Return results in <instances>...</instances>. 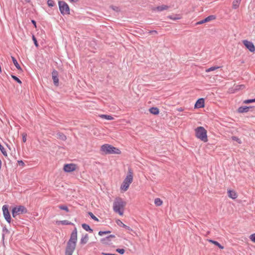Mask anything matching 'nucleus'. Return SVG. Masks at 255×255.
<instances>
[{"instance_id": "40", "label": "nucleus", "mask_w": 255, "mask_h": 255, "mask_svg": "<svg viewBox=\"0 0 255 255\" xmlns=\"http://www.w3.org/2000/svg\"><path fill=\"white\" fill-rule=\"evenodd\" d=\"M116 252L121 254H124L125 252V250L123 249H117Z\"/></svg>"}, {"instance_id": "32", "label": "nucleus", "mask_w": 255, "mask_h": 255, "mask_svg": "<svg viewBox=\"0 0 255 255\" xmlns=\"http://www.w3.org/2000/svg\"><path fill=\"white\" fill-rule=\"evenodd\" d=\"M59 208L61 210H65L67 212H69L68 208L65 205H59Z\"/></svg>"}, {"instance_id": "18", "label": "nucleus", "mask_w": 255, "mask_h": 255, "mask_svg": "<svg viewBox=\"0 0 255 255\" xmlns=\"http://www.w3.org/2000/svg\"><path fill=\"white\" fill-rule=\"evenodd\" d=\"M149 112L154 115H157L159 114V109L156 107H151L149 109Z\"/></svg>"}, {"instance_id": "1", "label": "nucleus", "mask_w": 255, "mask_h": 255, "mask_svg": "<svg viewBox=\"0 0 255 255\" xmlns=\"http://www.w3.org/2000/svg\"><path fill=\"white\" fill-rule=\"evenodd\" d=\"M77 240V231L75 228L71 234L70 239L67 243L65 255H72L76 247Z\"/></svg>"}, {"instance_id": "34", "label": "nucleus", "mask_w": 255, "mask_h": 255, "mask_svg": "<svg viewBox=\"0 0 255 255\" xmlns=\"http://www.w3.org/2000/svg\"><path fill=\"white\" fill-rule=\"evenodd\" d=\"M254 102H255V98L253 99L246 100L243 102V103L248 104H250V103H254Z\"/></svg>"}, {"instance_id": "44", "label": "nucleus", "mask_w": 255, "mask_h": 255, "mask_svg": "<svg viewBox=\"0 0 255 255\" xmlns=\"http://www.w3.org/2000/svg\"><path fill=\"white\" fill-rule=\"evenodd\" d=\"M22 141L23 142H25L26 141V134L23 133L22 134Z\"/></svg>"}, {"instance_id": "46", "label": "nucleus", "mask_w": 255, "mask_h": 255, "mask_svg": "<svg viewBox=\"0 0 255 255\" xmlns=\"http://www.w3.org/2000/svg\"><path fill=\"white\" fill-rule=\"evenodd\" d=\"M31 22L34 25L35 27H36V21L34 20H31Z\"/></svg>"}, {"instance_id": "30", "label": "nucleus", "mask_w": 255, "mask_h": 255, "mask_svg": "<svg viewBox=\"0 0 255 255\" xmlns=\"http://www.w3.org/2000/svg\"><path fill=\"white\" fill-rule=\"evenodd\" d=\"M220 67L219 66H213V67H211L209 68H208L206 70V72H211V71H214L218 68H219Z\"/></svg>"}, {"instance_id": "14", "label": "nucleus", "mask_w": 255, "mask_h": 255, "mask_svg": "<svg viewBox=\"0 0 255 255\" xmlns=\"http://www.w3.org/2000/svg\"><path fill=\"white\" fill-rule=\"evenodd\" d=\"M204 107V99L203 98H200L197 100L195 104V108H201Z\"/></svg>"}, {"instance_id": "24", "label": "nucleus", "mask_w": 255, "mask_h": 255, "mask_svg": "<svg viewBox=\"0 0 255 255\" xmlns=\"http://www.w3.org/2000/svg\"><path fill=\"white\" fill-rule=\"evenodd\" d=\"M208 241L210 243H211L214 244L215 245L217 246V247H218L221 249H224V247L223 246H222L219 243H218L217 241H214V240H209Z\"/></svg>"}, {"instance_id": "36", "label": "nucleus", "mask_w": 255, "mask_h": 255, "mask_svg": "<svg viewBox=\"0 0 255 255\" xmlns=\"http://www.w3.org/2000/svg\"><path fill=\"white\" fill-rule=\"evenodd\" d=\"M47 4L49 7H52L54 5L55 3L53 0H48Z\"/></svg>"}, {"instance_id": "7", "label": "nucleus", "mask_w": 255, "mask_h": 255, "mask_svg": "<svg viewBox=\"0 0 255 255\" xmlns=\"http://www.w3.org/2000/svg\"><path fill=\"white\" fill-rule=\"evenodd\" d=\"M58 4L60 11L63 15L70 14L69 7L65 1H59Z\"/></svg>"}, {"instance_id": "22", "label": "nucleus", "mask_w": 255, "mask_h": 255, "mask_svg": "<svg viewBox=\"0 0 255 255\" xmlns=\"http://www.w3.org/2000/svg\"><path fill=\"white\" fill-rule=\"evenodd\" d=\"M11 59H12V62H13L14 65L15 66L16 68L19 70L22 71V69H21L20 65L18 63L16 59L13 56H11Z\"/></svg>"}, {"instance_id": "5", "label": "nucleus", "mask_w": 255, "mask_h": 255, "mask_svg": "<svg viewBox=\"0 0 255 255\" xmlns=\"http://www.w3.org/2000/svg\"><path fill=\"white\" fill-rule=\"evenodd\" d=\"M101 150L105 154H120L121 151L118 148L108 144L103 145L101 147Z\"/></svg>"}, {"instance_id": "26", "label": "nucleus", "mask_w": 255, "mask_h": 255, "mask_svg": "<svg viewBox=\"0 0 255 255\" xmlns=\"http://www.w3.org/2000/svg\"><path fill=\"white\" fill-rule=\"evenodd\" d=\"M162 203V201L160 198H157L154 200V204L157 206H161Z\"/></svg>"}, {"instance_id": "3", "label": "nucleus", "mask_w": 255, "mask_h": 255, "mask_svg": "<svg viewBox=\"0 0 255 255\" xmlns=\"http://www.w3.org/2000/svg\"><path fill=\"white\" fill-rule=\"evenodd\" d=\"M133 180V173L131 168H128V175L126 178L124 180L121 186V189L124 191H127L130 185L132 182Z\"/></svg>"}, {"instance_id": "19", "label": "nucleus", "mask_w": 255, "mask_h": 255, "mask_svg": "<svg viewBox=\"0 0 255 255\" xmlns=\"http://www.w3.org/2000/svg\"><path fill=\"white\" fill-rule=\"evenodd\" d=\"M89 240L88 235L86 234L84 236H83L80 241V244L82 245L86 244Z\"/></svg>"}, {"instance_id": "48", "label": "nucleus", "mask_w": 255, "mask_h": 255, "mask_svg": "<svg viewBox=\"0 0 255 255\" xmlns=\"http://www.w3.org/2000/svg\"><path fill=\"white\" fill-rule=\"evenodd\" d=\"M178 110V111H179V112H182V111H183V108H180L178 109V110Z\"/></svg>"}, {"instance_id": "10", "label": "nucleus", "mask_w": 255, "mask_h": 255, "mask_svg": "<svg viewBox=\"0 0 255 255\" xmlns=\"http://www.w3.org/2000/svg\"><path fill=\"white\" fill-rule=\"evenodd\" d=\"M76 165L75 164H66L64 166L63 169L65 172H70L76 170Z\"/></svg>"}, {"instance_id": "41", "label": "nucleus", "mask_w": 255, "mask_h": 255, "mask_svg": "<svg viewBox=\"0 0 255 255\" xmlns=\"http://www.w3.org/2000/svg\"><path fill=\"white\" fill-rule=\"evenodd\" d=\"M250 239L252 242L255 243V233L252 234L250 236Z\"/></svg>"}, {"instance_id": "21", "label": "nucleus", "mask_w": 255, "mask_h": 255, "mask_svg": "<svg viewBox=\"0 0 255 255\" xmlns=\"http://www.w3.org/2000/svg\"><path fill=\"white\" fill-rule=\"evenodd\" d=\"M117 224L120 227L126 228L127 230H130V227L124 224L120 220H118L116 221Z\"/></svg>"}, {"instance_id": "11", "label": "nucleus", "mask_w": 255, "mask_h": 255, "mask_svg": "<svg viewBox=\"0 0 255 255\" xmlns=\"http://www.w3.org/2000/svg\"><path fill=\"white\" fill-rule=\"evenodd\" d=\"M215 19H216V16L215 15H209V16H207V17H206L204 19L197 22L196 23V25H199V24H203L204 23L209 22V21H210L211 20H214Z\"/></svg>"}, {"instance_id": "2", "label": "nucleus", "mask_w": 255, "mask_h": 255, "mask_svg": "<svg viewBox=\"0 0 255 255\" xmlns=\"http://www.w3.org/2000/svg\"><path fill=\"white\" fill-rule=\"evenodd\" d=\"M126 205V202L121 198H117L115 199L113 204V209L116 213H119L120 215H123L125 207Z\"/></svg>"}, {"instance_id": "35", "label": "nucleus", "mask_w": 255, "mask_h": 255, "mask_svg": "<svg viewBox=\"0 0 255 255\" xmlns=\"http://www.w3.org/2000/svg\"><path fill=\"white\" fill-rule=\"evenodd\" d=\"M232 139L234 141H236L237 142H238V143L240 144L242 143L241 140L240 138H239L237 136H232Z\"/></svg>"}, {"instance_id": "49", "label": "nucleus", "mask_w": 255, "mask_h": 255, "mask_svg": "<svg viewBox=\"0 0 255 255\" xmlns=\"http://www.w3.org/2000/svg\"><path fill=\"white\" fill-rule=\"evenodd\" d=\"M19 162L20 163V164H24V163L22 161H20Z\"/></svg>"}, {"instance_id": "23", "label": "nucleus", "mask_w": 255, "mask_h": 255, "mask_svg": "<svg viewBox=\"0 0 255 255\" xmlns=\"http://www.w3.org/2000/svg\"><path fill=\"white\" fill-rule=\"evenodd\" d=\"M82 227L86 231H89L90 233H92L93 232V230L90 228V227L86 224H83L82 225Z\"/></svg>"}, {"instance_id": "13", "label": "nucleus", "mask_w": 255, "mask_h": 255, "mask_svg": "<svg viewBox=\"0 0 255 255\" xmlns=\"http://www.w3.org/2000/svg\"><path fill=\"white\" fill-rule=\"evenodd\" d=\"M170 6L167 5L162 4L161 5H159L156 7H154L152 8V10L156 11L158 12H161L164 10H167Z\"/></svg>"}, {"instance_id": "37", "label": "nucleus", "mask_w": 255, "mask_h": 255, "mask_svg": "<svg viewBox=\"0 0 255 255\" xmlns=\"http://www.w3.org/2000/svg\"><path fill=\"white\" fill-rule=\"evenodd\" d=\"M89 215L90 216L92 219L94 220L95 221H98V219L92 213V212H89Z\"/></svg>"}, {"instance_id": "42", "label": "nucleus", "mask_w": 255, "mask_h": 255, "mask_svg": "<svg viewBox=\"0 0 255 255\" xmlns=\"http://www.w3.org/2000/svg\"><path fill=\"white\" fill-rule=\"evenodd\" d=\"M32 40L34 41L35 45L37 47L38 46V44L36 38H35V37L34 35L32 36Z\"/></svg>"}, {"instance_id": "16", "label": "nucleus", "mask_w": 255, "mask_h": 255, "mask_svg": "<svg viewBox=\"0 0 255 255\" xmlns=\"http://www.w3.org/2000/svg\"><path fill=\"white\" fill-rule=\"evenodd\" d=\"M228 196L233 199H235L237 198V194L234 190H229L228 191Z\"/></svg>"}, {"instance_id": "20", "label": "nucleus", "mask_w": 255, "mask_h": 255, "mask_svg": "<svg viewBox=\"0 0 255 255\" xmlns=\"http://www.w3.org/2000/svg\"><path fill=\"white\" fill-rule=\"evenodd\" d=\"M57 138L62 140L65 141L67 139L66 136L62 132H58L57 133Z\"/></svg>"}, {"instance_id": "8", "label": "nucleus", "mask_w": 255, "mask_h": 255, "mask_svg": "<svg viewBox=\"0 0 255 255\" xmlns=\"http://www.w3.org/2000/svg\"><path fill=\"white\" fill-rule=\"evenodd\" d=\"M2 211L4 217L6 221L10 223L11 222V217L8 211V206L7 205H3L2 207Z\"/></svg>"}, {"instance_id": "29", "label": "nucleus", "mask_w": 255, "mask_h": 255, "mask_svg": "<svg viewBox=\"0 0 255 255\" xmlns=\"http://www.w3.org/2000/svg\"><path fill=\"white\" fill-rule=\"evenodd\" d=\"M101 117L108 120H112L114 119V118L112 116L107 115H102Z\"/></svg>"}, {"instance_id": "28", "label": "nucleus", "mask_w": 255, "mask_h": 255, "mask_svg": "<svg viewBox=\"0 0 255 255\" xmlns=\"http://www.w3.org/2000/svg\"><path fill=\"white\" fill-rule=\"evenodd\" d=\"M0 150L1 151V153H2V154L5 156V157H7V152L5 150V149H4V148L1 145V144L0 143Z\"/></svg>"}, {"instance_id": "45", "label": "nucleus", "mask_w": 255, "mask_h": 255, "mask_svg": "<svg viewBox=\"0 0 255 255\" xmlns=\"http://www.w3.org/2000/svg\"><path fill=\"white\" fill-rule=\"evenodd\" d=\"M111 7L114 10L118 11H119V7L115 6H111Z\"/></svg>"}, {"instance_id": "6", "label": "nucleus", "mask_w": 255, "mask_h": 255, "mask_svg": "<svg viewBox=\"0 0 255 255\" xmlns=\"http://www.w3.org/2000/svg\"><path fill=\"white\" fill-rule=\"evenodd\" d=\"M27 209L22 205L16 206L12 210V215L14 218H16L17 215L23 214L27 213Z\"/></svg>"}, {"instance_id": "12", "label": "nucleus", "mask_w": 255, "mask_h": 255, "mask_svg": "<svg viewBox=\"0 0 255 255\" xmlns=\"http://www.w3.org/2000/svg\"><path fill=\"white\" fill-rule=\"evenodd\" d=\"M52 77L53 80L54 84L56 86H58L59 85V79H58V72L54 70L52 72Z\"/></svg>"}, {"instance_id": "47", "label": "nucleus", "mask_w": 255, "mask_h": 255, "mask_svg": "<svg viewBox=\"0 0 255 255\" xmlns=\"http://www.w3.org/2000/svg\"><path fill=\"white\" fill-rule=\"evenodd\" d=\"M71 2H76L78 1V0H69Z\"/></svg>"}, {"instance_id": "51", "label": "nucleus", "mask_w": 255, "mask_h": 255, "mask_svg": "<svg viewBox=\"0 0 255 255\" xmlns=\"http://www.w3.org/2000/svg\"><path fill=\"white\" fill-rule=\"evenodd\" d=\"M26 2H29L30 0H25Z\"/></svg>"}, {"instance_id": "15", "label": "nucleus", "mask_w": 255, "mask_h": 255, "mask_svg": "<svg viewBox=\"0 0 255 255\" xmlns=\"http://www.w3.org/2000/svg\"><path fill=\"white\" fill-rule=\"evenodd\" d=\"M252 108V107L242 106L238 108V112L240 113H247Z\"/></svg>"}, {"instance_id": "38", "label": "nucleus", "mask_w": 255, "mask_h": 255, "mask_svg": "<svg viewBox=\"0 0 255 255\" xmlns=\"http://www.w3.org/2000/svg\"><path fill=\"white\" fill-rule=\"evenodd\" d=\"M111 233V231H100L99 232V235L100 236H103L104 235H106V234H110Z\"/></svg>"}, {"instance_id": "31", "label": "nucleus", "mask_w": 255, "mask_h": 255, "mask_svg": "<svg viewBox=\"0 0 255 255\" xmlns=\"http://www.w3.org/2000/svg\"><path fill=\"white\" fill-rule=\"evenodd\" d=\"M59 222L63 225H73V223H72L70 222H69L68 220H63V221H60Z\"/></svg>"}, {"instance_id": "25", "label": "nucleus", "mask_w": 255, "mask_h": 255, "mask_svg": "<svg viewBox=\"0 0 255 255\" xmlns=\"http://www.w3.org/2000/svg\"><path fill=\"white\" fill-rule=\"evenodd\" d=\"M241 1V0H234L233 2V8L234 9H237L239 7Z\"/></svg>"}, {"instance_id": "9", "label": "nucleus", "mask_w": 255, "mask_h": 255, "mask_svg": "<svg viewBox=\"0 0 255 255\" xmlns=\"http://www.w3.org/2000/svg\"><path fill=\"white\" fill-rule=\"evenodd\" d=\"M243 42L250 51L254 52L255 51V46L253 44V42L248 41L247 40H243Z\"/></svg>"}, {"instance_id": "39", "label": "nucleus", "mask_w": 255, "mask_h": 255, "mask_svg": "<svg viewBox=\"0 0 255 255\" xmlns=\"http://www.w3.org/2000/svg\"><path fill=\"white\" fill-rule=\"evenodd\" d=\"M11 77L12 78V79L13 80H14L15 81H16L17 82H18V83L19 84H21V81H20V80L16 76H14V75H11Z\"/></svg>"}, {"instance_id": "43", "label": "nucleus", "mask_w": 255, "mask_h": 255, "mask_svg": "<svg viewBox=\"0 0 255 255\" xmlns=\"http://www.w3.org/2000/svg\"><path fill=\"white\" fill-rule=\"evenodd\" d=\"M245 88V86L244 85H238L236 87V90L242 89Z\"/></svg>"}, {"instance_id": "4", "label": "nucleus", "mask_w": 255, "mask_h": 255, "mask_svg": "<svg viewBox=\"0 0 255 255\" xmlns=\"http://www.w3.org/2000/svg\"><path fill=\"white\" fill-rule=\"evenodd\" d=\"M195 135L197 138L203 142L208 141L207 130L203 127H198L195 129Z\"/></svg>"}, {"instance_id": "33", "label": "nucleus", "mask_w": 255, "mask_h": 255, "mask_svg": "<svg viewBox=\"0 0 255 255\" xmlns=\"http://www.w3.org/2000/svg\"><path fill=\"white\" fill-rule=\"evenodd\" d=\"M168 17L170 19H172V20H174L180 19V17L178 15H170L168 16Z\"/></svg>"}, {"instance_id": "17", "label": "nucleus", "mask_w": 255, "mask_h": 255, "mask_svg": "<svg viewBox=\"0 0 255 255\" xmlns=\"http://www.w3.org/2000/svg\"><path fill=\"white\" fill-rule=\"evenodd\" d=\"M114 238H115V235H111L108 237H107L105 238L102 239L101 241L102 243H104V244H109V242L111 241V239Z\"/></svg>"}, {"instance_id": "50", "label": "nucleus", "mask_w": 255, "mask_h": 255, "mask_svg": "<svg viewBox=\"0 0 255 255\" xmlns=\"http://www.w3.org/2000/svg\"><path fill=\"white\" fill-rule=\"evenodd\" d=\"M19 162L20 163V164H24V163L22 161H20Z\"/></svg>"}, {"instance_id": "27", "label": "nucleus", "mask_w": 255, "mask_h": 255, "mask_svg": "<svg viewBox=\"0 0 255 255\" xmlns=\"http://www.w3.org/2000/svg\"><path fill=\"white\" fill-rule=\"evenodd\" d=\"M157 34V31L156 30H147L144 31V34L147 35H155Z\"/></svg>"}]
</instances>
